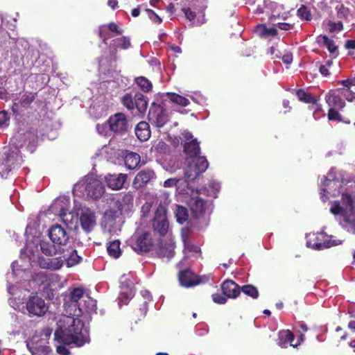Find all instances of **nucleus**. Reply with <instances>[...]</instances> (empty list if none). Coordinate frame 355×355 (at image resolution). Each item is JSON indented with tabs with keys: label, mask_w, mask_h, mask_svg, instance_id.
Here are the masks:
<instances>
[{
	"label": "nucleus",
	"mask_w": 355,
	"mask_h": 355,
	"mask_svg": "<svg viewBox=\"0 0 355 355\" xmlns=\"http://www.w3.org/2000/svg\"><path fill=\"white\" fill-rule=\"evenodd\" d=\"M209 187L211 190L207 191L208 194L211 196H213L214 198H216L217 193L219 191L220 189V183L215 180H213L210 182Z\"/></svg>",
	"instance_id": "obj_51"
},
{
	"label": "nucleus",
	"mask_w": 355,
	"mask_h": 355,
	"mask_svg": "<svg viewBox=\"0 0 355 355\" xmlns=\"http://www.w3.org/2000/svg\"><path fill=\"white\" fill-rule=\"evenodd\" d=\"M208 167V162L205 157H195L188 159V166L184 171L187 182L195 180L200 173H204Z\"/></svg>",
	"instance_id": "obj_8"
},
{
	"label": "nucleus",
	"mask_w": 355,
	"mask_h": 355,
	"mask_svg": "<svg viewBox=\"0 0 355 355\" xmlns=\"http://www.w3.org/2000/svg\"><path fill=\"white\" fill-rule=\"evenodd\" d=\"M317 42L324 45L331 53H334L338 50V46L335 44L334 41L326 35L319 36L317 38Z\"/></svg>",
	"instance_id": "obj_38"
},
{
	"label": "nucleus",
	"mask_w": 355,
	"mask_h": 355,
	"mask_svg": "<svg viewBox=\"0 0 355 355\" xmlns=\"http://www.w3.org/2000/svg\"><path fill=\"white\" fill-rule=\"evenodd\" d=\"M135 94L132 95V94H125L121 98V102L123 105L129 110H134L135 109Z\"/></svg>",
	"instance_id": "obj_43"
},
{
	"label": "nucleus",
	"mask_w": 355,
	"mask_h": 355,
	"mask_svg": "<svg viewBox=\"0 0 355 355\" xmlns=\"http://www.w3.org/2000/svg\"><path fill=\"white\" fill-rule=\"evenodd\" d=\"M168 98L174 103L182 107H186L189 104V101L187 98L175 93H168Z\"/></svg>",
	"instance_id": "obj_42"
},
{
	"label": "nucleus",
	"mask_w": 355,
	"mask_h": 355,
	"mask_svg": "<svg viewBox=\"0 0 355 355\" xmlns=\"http://www.w3.org/2000/svg\"><path fill=\"white\" fill-rule=\"evenodd\" d=\"M120 294L119 297V304H127L128 302L134 297L135 289L133 282L125 275H123L120 279Z\"/></svg>",
	"instance_id": "obj_11"
},
{
	"label": "nucleus",
	"mask_w": 355,
	"mask_h": 355,
	"mask_svg": "<svg viewBox=\"0 0 355 355\" xmlns=\"http://www.w3.org/2000/svg\"><path fill=\"white\" fill-rule=\"evenodd\" d=\"M10 116L8 112L3 110L0 112V128L8 127L10 123Z\"/></svg>",
	"instance_id": "obj_49"
},
{
	"label": "nucleus",
	"mask_w": 355,
	"mask_h": 355,
	"mask_svg": "<svg viewBox=\"0 0 355 355\" xmlns=\"http://www.w3.org/2000/svg\"><path fill=\"white\" fill-rule=\"evenodd\" d=\"M35 98V94L33 92H25L17 95L13 99L12 110L15 114H19L29 107Z\"/></svg>",
	"instance_id": "obj_12"
},
{
	"label": "nucleus",
	"mask_w": 355,
	"mask_h": 355,
	"mask_svg": "<svg viewBox=\"0 0 355 355\" xmlns=\"http://www.w3.org/2000/svg\"><path fill=\"white\" fill-rule=\"evenodd\" d=\"M63 223L70 230H76L78 225V210L74 211H65L59 216Z\"/></svg>",
	"instance_id": "obj_26"
},
{
	"label": "nucleus",
	"mask_w": 355,
	"mask_h": 355,
	"mask_svg": "<svg viewBox=\"0 0 355 355\" xmlns=\"http://www.w3.org/2000/svg\"><path fill=\"white\" fill-rule=\"evenodd\" d=\"M116 220V213L112 210L106 211L101 223L103 231L110 234L116 233L119 228Z\"/></svg>",
	"instance_id": "obj_17"
},
{
	"label": "nucleus",
	"mask_w": 355,
	"mask_h": 355,
	"mask_svg": "<svg viewBox=\"0 0 355 355\" xmlns=\"http://www.w3.org/2000/svg\"><path fill=\"white\" fill-rule=\"evenodd\" d=\"M26 309L31 315L42 316L47 311L48 306L43 299L37 295H34L31 297L27 302Z\"/></svg>",
	"instance_id": "obj_14"
},
{
	"label": "nucleus",
	"mask_w": 355,
	"mask_h": 355,
	"mask_svg": "<svg viewBox=\"0 0 355 355\" xmlns=\"http://www.w3.org/2000/svg\"><path fill=\"white\" fill-rule=\"evenodd\" d=\"M151 225L153 230L160 236L166 238H171L173 236L169 230L164 207L162 205L157 207L152 219Z\"/></svg>",
	"instance_id": "obj_5"
},
{
	"label": "nucleus",
	"mask_w": 355,
	"mask_h": 355,
	"mask_svg": "<svg viewBox=\"0 0 355 355\" xmlns=\"http://www.w3.org/2000/svg\"><path fill=\"white\" fill-rule=\"evenodd\" d=\"M336 240L331 239V236H329L325 233H320L316 236V242L312 245V249L321 250L340 244Z\"/></svg>",
	"instance_id": "obj_19"
},
{
	"label": "nucleus",
	"mask_w": 355,
	"mask_h": 355,
	"mask_svg": "<svg viewBox=\"0 0 355 355\" xmlns=\"http://www.w3.org/2000/svg\"><path fill=\"white\" fill-rule=\"evenodd\" d=\"M152 239L150 234L144 232L139 236L135 243L132 244V248L137 252H148L152 247Z\"/></svg>",
	"instance_id": "obj_22"
},
{
	"label": "nucleus",
	"mask_w": 355,
	"mask_h": 355,
	"mask_svg": "<svg viewBox=\"0 0 355 355\" xmlns=\"http://www.w3.org/2000/svg\"><path fill=\"white\" fill-rule=\"evenodd\" d=\"M148 17L155 23L161 24L162 19L152 10L146 9Z\"/></svg>",
	"instance_id": "obj_57"
},
{
	"label": "nucleus",
	"mask_w": 355,
	"mask_h": 355,
	"mask_svg": "<svg viewBox=\"0 0 355 355\" xmlns=\"http://www.w3.org/2000/svg\"><path fill=\"white\" fill-rule=\"evenodd\" d=\"M22 160L19 149L16 146H7L0 153V175L6 176Z\"/></svg>",
	"instance_id": "obj_3"
},
{
	"label": "nucleus",
	"mask_w": 355,
	"mask_h": 355,
	"mask_svg": "<svg viewBox=\"0 0 355 355\" xmlns=\"http://www.w3.org/2000/svg\"><path fill=\"white\" fill-rule=\"evenodd\" d=\"M155 178L154 171L151 169H144L137 174L133 181V187L135 189H140L151 180Z\"/></svg>",
	"instance_id": "obj_21"
},
{
	"label": "nucleus",
	"mask_w": 355,
	"mask_h": 355,
	"mask_svg": "<svg viewBox=\"0 0 355 355\" xmlns=\"http://www.w3.org/2000/svg\"><path fill=\"white\" fill-rule=\"evenodd\" d=\"M256 33L259 36H266V32L268 31V27L264 24H259L256 27Z\"/></svg>",
	"instance_id": "obj_61"
},
{
	"label": "nucleus",
	"mask_w": 355,
	"mask_h": 355,
	"mask_svg": "<svg viewBox=\"0 0 355 355\" xmlns=\"http://www.w3.org/2000/svg\"><path fill=\"white\" fill-rule=\"evenodd\" d=\"M179 282L184 287L194 286L200 283L199 278L188 270L180 272Z\"/></svg>",
	"instance_id": "obj_27"
},
{
	"label": "nucleus",
	"mask_w": 355,
	"mask_h": 355,
	"mask_svg": "<svg viewBox=\"0 0 355 355\" xmlns=\"http://www.w3.org/2000/svg\"><path fill=\"white\" fill-rule=\"evenodd\" d=\"M302 340V335H301L297 342L294 343V336L293 333L289 330H282L279 332L277 344L283 348L287 347L288 345L293 347H296L300 345V341Z\"/></svg>",
	"instance_id": "obj_20"
},
{
	"label": "nucleus",
	"mask_w": 355,
	"mask_h": 355,
	"mask_svg": "<svg viewBox=\"0 0 355 355\" xmlns=\"http://www.w3.org/2000/svg\"><path fill=\"white\" fill-rule=\"evenodd\" d=\"M55 339L64 345L74 344L81 347L89 343V331L78 316L62 315L57 322Z\"/></svg>",
	"instance_id": "obj_1"
},
{
	"label": "nucleus",
	"mask_w": 355,
	"mask_h": 355,
	"mask_svg": "<svg viewBox=\"0 0 355 355\" xmlns=\"http://www.w3.org/2000/svg\"><path fill=\"white\" fill-rule=\"evenodd\" d=\"M345 98L349 102L355 100V92L349 89H337L331 90L325 96V101L329 107L343 110L345 107Z\"/></svg>",
	"instance_id": "obj_4"
},
{
	"label": "nucleus",
	"mask_w": 355,
	"mask_h": 355,
	"mask_svg": "<svg viewBox=\"0 0 355 355\" xmlns=\"http://www.w3.org/2000/svg\"><path fill=\"white\" fill-rule=\"evenodd\" d=\"M104 191L103 183L96 178L89 175L85 177L73 187V193L76 196L92 200L100 198Z\"/></svg>",
	"instance_id": "obj_2"
},
{
	"label": "nucleus",
	"mask_w": 355,
	"mask_h": 355,
	"mask_svg": "<svg viewBox=\"0 0 355 355\" xmlns=\"http://www.w3.org/2000/svg\"><path fill=\"white\" fill-rule=\"evenodd\" d=\"M296 95L299 99V101L309 103L311 102V95L306 92L304 89H300L296 92Z\"/></svg>",
	"instance_id": "obj_50"
},
{
	"label": "nucleus",
	"mask_w": 355,
	"mask_h": 355,
	"mask_svg": "<svg viewBox=\"0 0 355 355\" xmlns=\"http://www.w3.org/2000/svg\"><path fill=\"white\" fill-rule=\"evenodd\" d=\"M38 263L42 268L49 269L51 270H59L63 265V259L62 257L54 258H40Z\"/></svg>",
	"instance_id": "obj_25"
},
{
	"label": "nucleus",
	"mask_w": 355,
	"mask_h": 355,
	"mask_svg": "<svg viewBox=\"0 0 355 355\" xmlns=\"http://www.w3.org/2000/svg\"><path fill=\"white\" fill-rule=\"evenodd\" d=\"M180 181L179 178H168L165 180L163 183V187L165 188H171L177 185L178 182Z\"/></svg>",
	"instance_id": "obj_58"
},
{
	"label": "nucleus",
	"mask_w": 355,
	"mask_h": 355,
	"mask_svg": "<svg viewBox=\"0 0 355 355\" xmlns=\"http://www.w3.org/2000/svg\"><path fill=\"white\" fill-rule=\"evenodd\" d=\"M74 209L78 210V223L87 233L92 232L96 225V217L94 212L89 208L76 204Z\"/></svg>",
	"instance_id": "obj_6"
},
{
	"label": "nucleus",
	"mask_w": 355,
	"mask_h": 355,
	"mask_svg": "<svg viewBox=\"0 0 355 355\" xmlns=\"http://www.w3.org/2000/svg\"><path fill=\"white\" fill-rule=\"evenodd\" d=\"M49 236L53 243L60 245H65L69 240V235L67 231L60 225H55L51 227L49 231Z\"/></svg>",
	"instance_id": "obj_16"
},
{
	"label": "nucleus",
	"mask_w": 355,
	"mask_h": 355,
	"mask_svg": "<svg viewBox=\"0 0 355 355\" xmlns=\"http://www.w3.org/2000/svg\"><path fill=\"white\" fill-rule=\"evenodd\" d=\"M298 15L300 17L306 20H310V13L306 6H302L297 10Z\"/></svg>",
	"instance_id": "obj_56"
},
{
	"label": "nucleus",
	"mask_w": 355,
	"mask_h": 355,
	"mask_svg": "<svg viewBox=\"0 0 355 355\" xmlns=\"http://www.w3.org/2000/svg\"><path fill=\"white\" fill-rule=\"evenodd\" d=\"M96 130L101 135H106L107 132V125L106 123L97 124Z\"/></svg>",
	"instance_id": "obj_63"
},
{
	"label": "nucleus",
	"mask_w": 355,
	"mask_h": 355,
	"mask_svg": "<svg viewBox=\"0 0 355 355\" xmlns=\"http://www.w3.org/2000/svg\"><path fill=\"white\" fill-rule=\"evenodd\" d=\"M152 202H146V203H144L143 205V206L141 207V216L143 217H146L148 215V214L150 213V209L152 208Z\"/></svg>",
	"instance_id": "obj_60"
},
{
	"label": "nucleus",
	"mask_w": 355,
	"mask_h": 355,
	"mask_svg": "<svg viewBox=\"0 0 355 355\" xmlns=\"http://www.w3.org/2000/svg\"><path fill=\"white\" fill-rule=\"evenodd\" d=\"M15 262L12 263V272L7 275L8 281V291L12 295V297L9 299L10 305L15 310H21L24 308V296H21V291L18 287L14 285H11V280L14 278L15 273Z\"/></svg>",
	"instance_id": "obj_7"
},
{
	"label": "nucleus",
	"mask_w": 355,
	"mask_h": 355,
	"mask_svg": "<svg viewBox=\"0 0 355 355\" xmlns=\"http://www.w3.org/2000/svg\"><path fill=\"white\" fill-rule=\"evenodd\" d=\"M150 125L146 121L139 122L135 128V135L141 141H147L150 137Z\"/></svg>",
	"instance_id": "obj_32"
},
{
	"label": "nucleus",
	"mask_w": 355,
	"mask_h": 355,
	"mask_svg": "<svg viewBox=\"0 0 355 355\" xmlns=\"http://www.w3.org/2000/svg\"><path fill=\"white\" fill-rule=\"evenodd\" d=\"M85 296H88L85 293L83 289L76 288L70 293V304L68 308L74 307L76 309L78 308V304L85 300Z\"/></svg>",
	"instance_id": "obj_33"
},
{
	"label": "nucleus",
	"mask_w": 355,
	"mask_h": 355,
	"mask_svg": "<svg viewBox=\"0 0 355 355\" xmlns=\"http://www.w3.org/2000/svg\"><path fill=\"white\" fill-rule=\"evenodd\" d=\"M135 82L137 85L144 92H148L153 88L152 83L144 76L136 78Z\"/></svg>",
	"instance_id": "obj_41"
},
{
	"label": "nucleus",
	"mask_w": 355,
	"mask_h": 355,
	"mask_svg": "<svg viewBox=\"0 0 355 355\" xmlns=\"http://www.w3.org/2000/svg\"><path fill=\"white\" fill-rule=\"evenodd\" d=\"M107 250L110 256L115 259L119 258L121 254L120 241L119 240H114L110 242Z\"/></svg>",
	"instance_id": "obj_39"
},
{
	"label": "nucleus",
	"mask_w": 355,
	"mask_h": 355,
	"mask_svg": "<svg viewBox=\"0 0 355 355\" xmlns=\"http://www.w3.org/2000/svg\"><path fill=\"white\" fill-rule=\"evenodd\" d=\"M96 309V301L89 296H85V300L78 304V310L75 309L73 315L78 316L80 313L94 312Z\"/></svg>",
	"instance_id": "obj_29"
},
{
	"label": "nucleus",
	"mask_w": 355,
	"mask_h": 355,
	"mask_svg": "<svg viewBox=\"0 0 355 355\" xmlns=\"http://www.w3.org/2000/svg\"><path fill=\"white\" fill-rule=\"evenodd\" d=\"M56 245L57 244L54 243L52 245L46 241H42L40 243L41 250L46 256H53L57 253H60L62 248L59 247L58 248H56Z\"/></svg>",
	"instance_id": "obj_37"
},
{
	"label": "nucleus",
	"mask_w": 355,
	"mask_h": 355,
	"mask_svg": "<svg viewBox=\"0 0 355 355\" xmlns=\"http://www.w3.org/2000/svg\"><path fill=\"white\" fill-rule=\"evenodd\" d=\"M110 130L115 134L122 135L128 130V120L123 113H116L108 120Z\"/></svg>",
	"instance_id": "obj_13"
},
{
	"label": "nucleus",
	"mask_w": 355,
	"mask_h": 355,
	"mask_svg": "<svg viewBox=\"0 0 355 355\" xmlns=\"http://www.w3.org/2000/svg\"><path fill=\"white\" fill-rule=\"evenodd\" d=\"M339 110L335 107H329L327 114V118L329 121H342V116L339 113Z\"/></svg>",
	"instance_id": "obj_47"
},
{
	"label": "nucleus",
	"mask_w": 355,
	"mask_h": 355,
	"mask_svg": "<svg viewBox=\"0 0 355 355\" xmlns=\"http://www.w3.org/2000/svg\"><path fill=\"white\" fill-rule=\"evenodd\" d=\"M27 347L31 351L32 355H51V349L46 345L44 340H40V343L31 341L27 343Z\"/></svg>",
	"instance_id": "obj_28"
},
{
	"label": "nucleus",
	"mask_w": 355,
	"mask_h": 355,
	"mask_svg": "<svg viewBox=\"0 0 355 355\" xmlns=\"http://www.w3.org/2000/svg\"><path fill=\"white\" fill-rule=\"evenodd\" d=\"M225 296L223 293H214L211 295V297L215 303L224 304L227 302V298Z\"/></svg>",
	"instance_id": "obj_53"
},
{
	"label": "nucleus",
	"mask_w": 355,
	"mask_h": 355,
	"mask_svg": "<svg viewBox=\"0 0 355 355\" xmlns=\"http://www.w3.org/2000/svg\"><path fill=\"white\" fill-rule=\"evenodd\" d=\"M69 207V198L67 196H60L53 201L51 205L50 209L55 215L60 216L61 214L65 211H68Z\"/></svg>",
	"instance_id": "obj_23"
},
{
	"label": "nucleus",
	"mask_w": 355,
	"mask_h": 355,
	"mask_svg": "<svg viewBox=\"0 0 355 355\" xmlns=\"http://www.w3.org/2000/svg\"><path fill=\"white\" fill-rule=\"evenodd\" d=\"M127 175L125 174L120 173L107 174L105 177V180L109 188L113 190L121 189L126 180Z\"/></svg>",
	"instance_id": "obj_24"
},
{
	"label": "nucleus",
	"mask_w": 355,
	"mask_h": 355,
	"mask_svg": "<svg viewBox=\"0 0 355 355\" xmlns=\"http://www.w3.org/2000/svg\"><path fill=\"white\" fill-rule=\"evenodd\" d=\"M338 84L341 85L345 87V88H341L342 89H349L351 90V87L352 86H355V77L347 78L343 80H339Z\"/></svg>",
	"instance_id": "obj_52"
},
{
	"label": "nucleus",
	"mask_w": 355,
	"mask_h": 355,
	"mask_svg": "<svg viewBox=\"0 0 355 355\" xmlns=\"http://www.w3.org/2000/svg\"><path fill=\"white\" fill-rule=\"evenodd\" d=\"M148 120L156 127L162 128L168 121V114L162 106L153 103L148 113Z\"/></svg>",
	"instance_id": "obj_10"
},
{
	"label": "nucleus",
	"mask_w": 355,
	"mask_h": 355,
	"mask_svg": "<svg viewBox=\"0 0 355 355\" xmlns=\"http://www.w3.org/2000/svg\"><path fill=\"white\" fill-rule=\"evenodd\" d=\"M187 204L196 218H199L205 214L211 211V204L199 197L198 191L192 193Z\"/></svg>",
	"instance_id": "obj_9"
},
{
	"label": "nucleus",
	"mask_w": 355,
	"mask_h": 355,
	"mask_svg": "<svg viewBox=\"0 0 355 355\" xmlns=\"http://www.w3.org/2000/svg\"><path fill=\"white\" fill-rule=\"evenodd\" d=\"M135 109L140 114H143L146 111L148 107L147 98L141 93H135Z\"/></svg>",
	"instance_id": "obj_36"
},
{
	"label": "nucleus",
	"mask_w": 355,
	"mask_h": 355,
	"mask_svg": "<svg viewBox=\"0 0 355 355\" xmlns=\"http://www.w3.org/2000/svg\"><path fill=\"white\" fill-rule=\"evenodd\" d=\"M329 31L333 33L335 31H340L343 28V24L342 21L333 22L329 21Z\"/></svg>",
	"instance_id": "obj_54"
},
{
	"label": "nucleus",
	"mask_w": 355,
	"mask_h": 355,
	"mask_svg": "<svg viewBox=\"0 0 355 355\" xmlns=\"http://www.w3.org/2000/svg\"><path fill=\"white\" fill-rule=\"evenodd\" d=\"M177 221L180 223H183L188 218V211L187 209L182 206L178 205L175 211Z\"/></svg>",
	"instance_id": "obj_44"
},
{
	"label": "nucleus",
	"mask_w": 355,
	"mask_h": 355,
	"mask_svg": "<svg viewBox=\"0 0 355 355\" xmlns=\"http://www.w3.org/2000/svg\"><path fill=\"white\" fill-rule=\"evenodd\" d=\"M100 70L105 73V75L107 76V78H113L114 79H116L119 74L116 69H106L105 66L104 62L102 60L99 64Z\"/></svg>",
	"instance_id": "obj_45"
},
{
	"label": "nucleus",
	"mask_w": 355,
	"mask_h": 355,
	"mask_svg": "<svg viewBox=\"0 0 355 355\" xmlns=\"http://www.w3.org/2000/svg\"><path fill=\"white\" fill-rule=\"evenodd\" d=\"M318 99L316 97L312 96V110L314 109V115L317 114L318 112L322 111V107L318 104Z\"/></svg>",
	"instance_id": "obj_62"
},
{
	"label": "nucleus",
	"mask_w": 355,
	"mask_h": 355,
	"mask_svg": "<svg viewBox=\"0 0 355 355\" xmlns=\"http://www.w3.org/2000/svg\"><path fill=\"white\" fill-rule=\"evenodd\" d=\"M182 140L184 142V152L189 155L191 158L198 157L200 153L199 143L193 135L188 131H184L182 133Z\"/></svg>",
	"instance_id": "obj_15"
},
{
	"label": "nucleus",
	"mask_w": 355,
	"mask_h": 355,
	"mask_svg": "<svg viewBox=\"0 0 355 355\" xmlns=\"http://www.w3.org/2000/svg\"><path fill=\"white\" fill-rule=\"evenodd\" d=\"M60 254H63L62 258L63 261H65L68 267L73 266L80 261V257L77 254L75 250L71 249L70 251L69 250L65 251L64 248H62Z\"/></svg>",
	"instance_id": "obj_34"
},
{
	"label": "nucleus",
	"mask_w": 355,
	"mask_h": 355,
	"mask_svg": "<svg viewBox=\"0 0 355 355\" xmlns=\"http://www.w3.org/2000/svg\"><path fill=\"white\" fill-rule=\"evenodd\" d=\"M105 32H111L114 35H119L122 33V30L118 28V26L115 23H110L109 24H104L99 27V37L106 44V40L110 38V36L105 35Z\"/></svg>",
	"instance_id": "obj_31"
},
{
	"label": "nucleus",
	"mask_w": 355,
	"mask_h": 355,
	"mask_svg": "<svg viewBox=\"0 0 355 355\" xmlns=\"http://www.w3.org/2000/svg\"><path fill=\"white\" fill-rule=\"evenodd\" d=\"M183 12L185 17L190 21L193 20L196 17V13L193 12L190 8H183Z\"/></svg>",
	"instance_id": "obj_64"
},
{
	"label": "nucleus",
	"mask_w": 355,
	"mask_h": 355,
	"mask_svg": "<svg viewBox=\"0 0 355 355\" xmlns=\"http://www.w3.org/2000/svg\"><path fill=\"white\" fill-rule=\"evenodd\" d=\"M124 162L128 168L134 169L140 162V156L136 153H127L124 157Z\"/></svg>",
	"instance_id": "obj_35"
},
{
	"label": "nucleus",
	"mask_w": 355,
	"mask_h": 355,
	"mask_svg": "<svg viewBox=\"0 0 355 355\" xmlns=\"http://www.w3.org/2000/svg\"><path fill=\"white\" fill-rule=\"evenodd\" d=\"M241 290L245 295L250 296L254 299L257 298L259 295V293L257 288L252 285L243 286Z\"/></svg>",
	"instance_id": "obj_46"
},
{
	"label": "nucleus",
	"mask_w": 355,
	"mask_h": 355,
	"mask_svg": "<svg viewBox=\"0 0 355 355\" xmlns=\"http://www.w3.org/2000/svg\"><path fill=\"white\" fill-rule=\"evenodd\" d=\"M175 243L173 236L171 238L163 237L160 239L157 254L161 257L171 259L174 256Z\"/></svg>",
	"instance_id": "obj_18"
},
{
	"label": "nucleus",
	"mask_w": 355,
	"mask_h": 355,
	"mask_svg": "<svg viewBox=\"0 0 355 355\" xmlns=\"http://www.w3.org/2000/svg\"><path fill=\"white\" fill-rule=\"evenodd\" d=\"M223 294L231 298H236L240 293V287L232 280H226L222 284Z\"/></svg>",
	"instance_id": "obj_30"
},
{
	"label": "nucleus",
	"mask_w": 355,
	"mask_h": 355,
	"mask_svg": "<svg viewBox=\"0 0 355 355\" xmlns=\"http://www.w3.org/2000/svg\"><path fill=\"white\" fill-rule=\"evenodd\" d=\"M141 295H143L144 298L146 300L144 302L143 304V308L141 309V310L143 311V315H145L147 311V301L150 300V293L148 291H144L141 292Z\"/></svg>",
	"instance_id": "obj_55"
},
{
	"label": "nucleus",
	"mask_w": 355,
	"mask_h": 355,
	"mask_svg": "<svg viewBox=\"0 0 355 355\" xmlns=\"http://www.w3.org/2000/svg\"><path fill=\"white\" fill-rule=\"evenodd\" d=\"M114 44L118 46L119 47L127 49L130 46V39L127 37H121L113 41Z\"/></svg>",
	"instance_id": "obj_48"
},
{
	"label": "nucleus",
	"mask_w": 355,
	"mask_h": 355,
	"mask_svg": "<svg viewBox=\"0 0 355 355\" xmlns=\"http://www.w3.org/2000/svg\"><path fill=\"white\" fill-rule=\"evenodd\" d=\"M134 198L132 194L125 193L121 198L119 202V208L121 211H128L133 206Z\"/></svg>",
	"instance_id": "obj_40"
},
{
	"label": "nucleus",
	"mask_w": 355,
	"mask_h": 355,
	"mask_svg": "<svg viewBox=\"0 0 355 355\" xmlns=\"http://www.w3.org/2000/svg\"><path fill=\"white\" fill-rule=\"evenodd\" d=\"M330 211L334 215H339L342 214L343 209L338 202H335L331 206Z\"/></svg>",
	"instance_id": "obj_59"
}]
</instances>
